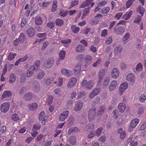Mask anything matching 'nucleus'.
I'll use <instances>...</instances> for the list:
<instances>
[{
    "label": "nucleus",
    "instance_id": "6e6552de",
    "mask_svg": "<svg viewBox=\"0 0 146 146\" xmlns=\"http://www.w3.org/2000/svg\"><path fill=\"white\" fill-rule=\"evenodd\" d=\"M10 103L9 102H5L1 105V110L3 112L5 113L8 111Z\"/></svg>",
    "mask_w": 146,
    "mask_h": 146
},
{
    "label": "nucleus",
    "instance_id": "a211bd4d",
    "mask_svg": "<svg viewBox=\"0 0 146 146\" xmlns=\"http://www.w3.org/2000/svg\"><path fill=\"white\" fill-rule=\"evenodd\" d=\"M83 103L82 101L78 102L76 103L75 106L74 108V110L76 111H78L80 110L82 106Z\"/></svg>",
    "mask_w": 146,
    "mask_h": 146
},
{
    "label": "nucleus",
    "instance_id": "3c124183",
    "mask_svg": "<svg viewBox=\"0 0 146 146\" xmlns=\"http://www.w3.org/2000/svg\"><path fill=\"white\" fill-rule=\"evenodd\" d=\"M142 64L141 63H139L137 65L136 70L138 72H139L141 70L142 68Z\"/></svg>",
    "mask_w": 146,
    "mask_h": 146
},
{
    "label": "nucleus",
    "instance_id": "6e6d98bb",
    "mask_svg": "<svg viewBox=\"0 0 146 146\" xmlns=\"http://www.w3.org/2000/svg\"><path fill=\"white\" fill-rule=\"evenodd\" d=\"M84 56L82 54H79L77 55L76 56V59L77 60L79 61L83 60Z\"/></svg>",
    "mask_w": 146,
    "mask_h": 146
},
{
    "label": "nucleus",
    "instance_id": "0eeeda50",
    "mask_svg": "<svg viewBox=\"0 0 146 146\" xmlns=\"http://www.w3.org/2000/svg\"><path fill=\"white\" fill-rule=\"evenodd\" d=\"M126 79L130 82V84L131 85H133L135 82V76L134 74L132 73H129L127 75Z\"/></svg>",
    "mask_w": 146,
    "mask_h": 146
},
{
    "label": "nucleus",
    "instance_id": "473e14b6",
    "mask_svg": "<svg viewBox=\"0 0 146 146\" xmlns=\"http://www.w3.org/2000/svg\"><path fill=\"white\" fill-rule=\"evenodd\" d=\"M45 75L44 72L41 71L39 72L36 76V78L37 79L40 80L42 79Z\"/></svg>",
    "mask_w": 146,
    "mask_h": 146
},
{
    "label": "nucleus",
    "instance_id": "de8ad7c7",
    "mask_svg": "<svg viewBox=\"0 0 146 146\" xmlns=\"http://www.w3.org/2000/svg\"><path fill=\"white\" fill-rule=\"evenodd\" d=\"M103 129L102 127H100L96 131L95 135L97 137H98L101 135Z\"/></svg>",
    "mask_w": 146,
    "mask_h": 146
},
{
    "label": "nucleus",
    "instance_id": "a18cd8bd",
    "mask_svg": "<svg viewBox=\"0 0 146 146\" xmlns=\"http://www.w3.org/2000/svg\"><path fill=\"white\" fill-rule=\"evenodd\" d=\"M69 142L72 145H74L76 143V139L74 136L70 137L69 139Z\"/></svg>",
    "mask_w": 146,
    "mask_h": 146
},
{
    "label": "nucleus",
    "instance_id": "b1692460",
    "mask_svg": "<svg viewBox=\"0 0 146 146\" xmlns=\"http://www.w3.org/2000/svg\"><path fill=\"white\" fill-rule=\"evenodd\" d=\"M117 82L115 80L113 81L109 86V90L110 91H113L116 87Z\"/></svg>",
    "mask_w": 146,
    "mask_h": 146
},
{
    "label": "nucleus",
    "instance_id": "a878e982",
    "mask_svg": "<svg viewBox=\"0 0 146 146\" xmlns=\"http://www.w3.org/2000/svg\"><path fill=\"white\" fill-rule=\"evenodd\" d=\"M92 57L90 56H86L85 58V61L86 65H88L90 64L92 61Z\"/></svg>",
    "mask_w": 146,
    "mask_h": 146
},
{
    "label": "nucleus",
    "instance_id": "09e8293b",
    "mask_svg": "<svg viewBox=\"0 0 146 146\" xmlns=\"http://www.w3.org/2000/svg\"><path fill=\"white\" fill-rule=\"evenodd\" d=\"M16 55V54L14 53L10 52L8 57V60H13Z\"/></svg>",
    "mask_w": 146,
    "mask_h": 146
},
{
    "label": "nucleus",
    "instance_id": "f8f14e48",
    "mask_svg": "<svg viewBox=\"0 0 146 146\" xmlns=\"http://www.w3.org/2000/svg\"><path fill=\"white\" fill-rule=\"evenodd\" d=\"M112 77L114 78H117L119 75V71L116 68H113L111 72Z\"/></svg>",
    "mask_w": 146,
    "mask_h": 146
},
{
    "label": "nucleus",
    "instance_id": "49530a36",
    "mask_svg": "<svg viewBox=\"0 0 146 146\" xmlns=\"http://www.w3.org/2000/svg\"><path fill=\"white\" fill-rule=\"evenodd\" d=\"M109 79L108 77L105 78L103 84V87L104 88H106L108 86L109 82Z\"/></svg>",
    "mask_w": 146,
    "mask_h": 146
},
{
    "label": "nucleus",
    "instance_id": "69168bd1",
    "mask_svg": "<svg viewBox=\"0 0 146 146\" xmlns=\"http://www.w3.org/2000/svg\"><path fill=\"white\" fill-rule=\"evenodd\" d=\"M40 61L39 60H37L36 61L34 64V66L36 68H37V70H38V68L40 67Z\"/></svg>",
    "mask_w": 146,
    "mask_h": 146
},
{
    "label": "nucleus",
    "instance_id": "0e129e2a",
    "mask_svg": "<svg viewBox=\"0 0 146 146\" xmlns=\"http://www.w3.org/2000/svg\"><path fill=\"white\" fill-rule=\"evenodd\" d=\"M74 120L73 117H70L68 120V122L70 125L72 124L74 122Z\"/></svg>",
    "mask_w": 146,
    "mask_h": 146
},
{
    "label": "nucleus",
    "instance_id": "f704fd0d",
    "mask_svg": "<svg viewBox=\"0 0 146 146\" xmlns=\"http://www.w3.org/2000/svg\"><path fill=\"white\" fill-rule=\"evenodd\" d=\"M16 80L15 75L14 74H11L10 76L9 82L10 84L13 83Z\"/></svg>",
    "mask_w": 146,
    "mask_h": 146
},
{
    "label": "nucleus",
    "instance_id": "dca6fc26",
    "mask_svg": "<svg viewBox=\"0 0 146 146\" xmlns=\"http://www.w3.org/2000/svg\"><path fill=\"white\" fill-rule=\"evenodd\" d=\"M102 17V16L101 14H98L95 17L94 19L92 20L91 24L92 25L97 24L99 22L100 19Z\"/></svg>",
    "mask_w": 146,
    "mask_h": 146
},
{
    "label": "nucleus",
    "instance_id": "37998d69",
    "mask_svg": "<svg viewBox=\"0 0 146 146\" xmlns=\"http://www.w3.org/2000/svg\"><path fill=\"white\" fill-rule=\"evenodd\" d=\"M55 23L56 25L61 26L63 25L64 21L61 19H58L56 20Z\"/></svg>",
    "mask_w": 146,
    "mask_h": 146
},
{
    "label": "nucleus",
    "instance_id": "338daca9",
    "mask_svg": "<svg viewBox=\"0 0 146 146\" xmlns=\"http://www.w3.org/2000/svg\"><path fill=\"white\" fill-rule=\"evenodd\" d=\"M146 98L145 95L143 94H142L139 97V99L141 102H143L145 101L146 100Z\"/></svg>",
    "mask_w": 146,
    "mask_h": 146
},
{
    "label": "nucleus",
    "instance_id": "72a5a7b5",
    "mask_svg": "<svg viewBox=\"0 0 146 146\" xmlns=\"http://www.w3.org/2000/svg\"><path fill=\"white\" fill-rule=\"evenodd\" d=\"M104 74V70H102L100 71L98 74V76L99 77V82H101L102 81Z\"/></svg>",
    "mask_w": 146,
    "mask_h": 146
},
{
    "label": "nucleus",
    "instance_id": "39448f33",
    "mask_svg": "<svg viewBox=\"0 0 146 146\" xmlns=\"http://www.w3.org/2000/svg\"><path fill=\"white\" fill-rule=\"evenodd\" d=\"M94 5V3L92 2L91 3V7H88L84 9L82 12V15L81 17L82 19H83L84 17L87 15H88L90 13V9L93 7V6Z\"/></svg>",
    "mask_w": 146,
    "mask_h": 146
},
{
    "label": "nucleus",
    "instance_id": "8fccbe9b",
    "mask_svg": "<svg viewBox=\"0 0 146 146\" xmlns=\"http://www.w3.org/2000/svg\"><path fill=\"white\" fill-rule=\"evenodd\" d=\"M67 11H64V9H61L60 10L59 14V15L61 16L65 17L67 14Z\"/></svg>",
    "mask_w": 146,
    "mask_h": 146
},
{
    "label": "nucleus",
    "instance_id": "c03bdc74",
    "mask_svg": "<svg viewBox=\"0 0 146 146\" xmlns=\"http://www.w3.org/2000/svg\"><path fill=\"white\" fill-rule=\"evenodd\" d=\"M53 98L52 96H48L47 98V103L48 105H50L52 103Z\"/></svg>",
    "mask_w": 146,
    "mask_h": 146
},
{
    "label": "nucleus",
    "instance_id": "5fc2aeb1",
    "mask_svg": "<svg viewBox=\"0 0 146 146\" xmlns=\"http://www.w3.org/2000/svg\"><path fill=\"white\" fill-rule=\"evenodd\" d=\"M133 3V0H129L126 4L127 8H128L132 5Z\"/></svg>",
    "mask_w": 146,
    "mask_h": 146
},
{
    "label": "nucleus",
    "instance_id": "393cba45",
    "mask_svg": "<svg viewBox=\"0 0 146 146\" xmlns=\"http://www.w3.org/2000/svg\"><path fill=\"white\" fill-rule=\"evenodd\" d=\"M133 12L130 11L129 12H127L125 14L122 16V19H125V20H128L132 15Z\"/></svg>",
    "mask_w": 146,
    "mask_h": 146
},
{
    "label": "nucleus",
    "instance_id": "79ce46f5",
    "mask_svg": "<svg viewBox=\"0 0 146 146\" xmlns=\"http://www.w3.org/2000/svg\"><path fill=\"white\" fill-rule=\"evenodd\" d=\"M110 9V7H104L101 10V13L104 14H106L109 12Z\"/></svg>",
    "mask_w": 146,
    "mask_h": 146
},
{
    "label": "nucleus",
    "instance_id": "774afa93",
    "mask_svg": "<svg viewBox=\"0 0 146 146\" xmlns=\"http://www.w3.org/2000/svg\"><path fill=\"white\" fill-rule=\"evenodd\" d=\"M130 37V34L129 33H126L123 36V40L125 41L127 40Z\"/></svg>",
    "mask_w": 146,
    "mask_h": 146
},
{
    "label": "nucleus",
    "instance_id": "c756f323",
    "mask_svg": "<svg viewBox=\"0 0 146 146\" xmlns=\"http://www.w3.org/2000/svg\"><path fill=\"white\" fill-rule=\"evenodd\" d=\"M11 95V92L10 91H5L4 92L2 97L3 98H9Z\"/></svg>",
    "mask_w": 146,
    "mask_h": 146
},
{
    "label": "nucleus",
    "instance_id": "f3484780",
    "mask_svg": "<svg viewBox=\"0 0 146 146\" xmlns=\"http://www.w3.org/2000/svg\"><path fill=\"white\" fill-rule=\"evenodd\" d=\"M77 81V79L75 77H73L70 80L67 85L68 87L71 88L73 86Z\"/></svg>",
    "mask_w": 146,
    "mask_h": 146
},
{
    "label": "nucleus",
    "instance_id": "13d9d810",
    "mask_svg": "<svg viewBox=\"0 0 146 146\" xmlns=\"http://www.w3.org/2000/svg\"><path fill=\"white\" fill-rule=\"evenodd\" d=\"M40 127V125L38 123L35 124L33 126V129L34 130L38 131Z\"/></svg>",
    "mask_w": 146,
    "mask_h": 146
},
{
    "label": "nucleus",
    "instance_id": "1a4fd4ad",
    "mask_svg": "<svg viewBox=\"0 0 146 146\" xmlns=\"http://www.w3.org/2000/svg\"><path fill=\"white\" fill-rule=\"evenodd\" d=\"M62 74L66 76L69 77L72 74V71L70 70H67L66 68H63L61 70Z\"/></svg>",
    "mask_w": 146,
    "mask_h": 146
},
{
    "label": "nucleus",
    "instance_id": "603ef678",
    "mask_svg": "<svg viewBox=\"0 0 146 146\" xmlns=\"http://www.w3.org/2000/svg\"><path fill=\"white\" fill-rule=\"evenodd\" d=\"M37 106V104L36 103H33L29 106L30 109L31 111H33L36 108Z\"/></svg>",
    "mask_w": 146,
    "mask_h": 146
},
{
    "label": "nucleus",
    "instance_id": "4d7b16f0",
    "mask_svg": "<svg viewBox=\"0 0 146 146\" xmlns=\"http://www.w3.org/2000/svg\"><path fill=\"white\" fill-rule=\"evenodd\" d=\"M50 3L51 2H44L42 3V7L43 8H46L47 7Z\"/></svg>",
    "mask_w": 146,
    "mask_h": 146
},
{
    "label": "nucleus",
    "instance_id": "6ab92c4d",
    "mask_svg": "<svg viewBox=\"0 0 146 146\" xmlns=\"http://www.w3.org/2000/svg\"><path fill=\"white\" fill-rule=\"evenodd\" d=\"M35 33V31L32 27H30L27 31V35L29 37L33 36L34 35Z\"/></svg>",
    "mask_w": 146,
    "mask_h": 146
},
{
    "label": "nucleus",
    "instance_id": "2f4dec72",
    "mask_svg": "<svg viewBox=\"0 0 146 146\" xmlns=\"http://www.w3.org/2000/svg\"><path fill=\"white\" fill-rule=\"evenodd\" d=\"M40 90V84L39 83H37L35 84L33 88V91L34 92L38 93Z\"/></svg>",
    "mask_w": 146,
    "mask_h": 146
},
{
    "label": "nucleus",
    "instance_id": "ddd939ff",
    "mask_svg": "<svg viewBox=\"0 0 146 146\" xmlns=\"http://www.w3.org/2000/svg\"><path fill=\"white\" fill-rule=\"evenodd\" d=\"M100 92L99 88H96L94 89L90 93L89 97L91 98H93L95 96L98 94Z\"/></svg>",
    "mask_w": 146,
    "mask_h": 146
},
{
    "label": "nucleus",
    "instance_id": "aec40b11",
    "mask_svg": "<svg viewBox=\"0 0 146 146\" xmlns=\"http://www.w3.org/2000/svg\"><path fill=\"white\" fill-rule=\"evenodd\" d=\"M128 87V84L127 83L124 82L122 83L120 86L119 91L122 92H123Z\"/></svg>",
    "mask_w": 146,
    "mask_h": 146
},
{
    "label": "nucleus",
    "instance_id": "4be33fe9",
    "mask_svg": "<svg viewBox=\"0 0 146 146\" xmlns=\"http://www.w3.org/2000/svg\"><path fill=\"white\" fill-rule=\"evenodd\" d=\"M139 120L137 118L132 120L130 123V126L132 128L135 127L139 123Z\"/></svg>",
    "mask_w": 146,
    "mask_h": 146
},
{
    "label": "nucleus",
    "instance_id": "9d476101",
    "mask_svg": "<svg viewBox=\"0 0 146 146\" xmlns=\"http://www.w3.org/2000/svg\"><path fill=\"white\" fill-rule=\"evenodd\" d=\"M69 113L68 111H66L61 113L59 116V120L62 121L65 120L68 116Z\"/></svg>",
    "mask_w": 146,
    "mask_h": 146
},
{
    "label": "nucleus",
    "instance_id": "423d86ee",
    "mask_svg": "<svg viewBox=\"0 0 146 146\" xmlns=\"http://www.w3.org/2000/svg\"><path fill=\"white\" fill-rule=\"evenodd\" d=\"M34 71H37V68H36L34 66H31L27 72V77H31L34 74Z\"/></svg>",
    "mask_w": 146,
    "mask_h": 146
},
{
    "label": "nucleus",
    "instance_id": "bb28decb",
    "mask_svg": "<svg viewBox=\"0 0 146 146\" xmlns=\"http://www.w3.org/2000/svg\"><path fill=\"white\" fill-rule=\"evenodd\" d=\"M126 107L125 104L123 103H120L118 106V109L120 112H123L125 110Z\"/></svg>",
    "mask_w": 146,
    "mask_h": 146
},
{
    "label": "nucleus",
    "instance_id": "4c0bfd02",
    "mask_svg": "<svg viewBox=\"0 0 146 146\" xmlns=\"http://www.w3.org/2000/svg\"><path fill=\"white\" fill-rule=\"evenodd\" d=\"M145 11L144 8L142 7L139 6L137 9V11L142 16H143Z\"/></svg>",
    "mask_w": 146,
    "mask_h": 146
},
{
    "label": "nucleus",
    "instance_id": "a19ab883",
    "mask_svg": "<svg viewBox=\"0 0 146 146\" xmlns=\"http://www.w3.org/2000/svg\"><path fill=\"white\" fill-rule=\"evenodd\" d=\"M66 52L64 50H62L60 51L59 53L60 59L62 60L64 59L65 57Z\"/></svg>",
    "mask_w": 146,
    "mask_h": 146
},
{
    "label": "nucleus",
    "instance_id": "c85d7f7f",
    "mask_svg": "<svg viewBox=\"0 0 146 146\" xmlns=\"http://www.w3.org/2000/svg\"><path fill=\"white\" fill-rule=\"evenodd\" d=\"M71 29L72 32L74 33H77L80 30V28L75 25H73L71 26Z\"/></svg>",
    "mask_w": 146,
    "mask_h": 146
},
{
    "label": "nucleus",
    "instance_id": "412c9836",
    "mask_svg": "<svg viewBox=\"0 0 146 146\" xmlns=\"http://www.w3.org/2000/svg\"><path fill=\"white\" fill-rule=\"evenodd\" d=\"M122 48L121 46H116L114 48V52L115 55H117L120 53H121L122 50Z\"/></svg>",
    "mask_w": 146,
    "mask_h": 146
},
{
    "label": "nucleus",
    "instance_id": "052dcab7",
    "mask_svg": "<svg viewBox=\"0 0 146 146\" xmlns=\"http://www.w3.org/2000/svg\"><path fill=\"white\" fill-rule=\"evenodd\" d=\"M27 88L26 86L22 87L19 91V94L20 95H23L25 92L26 91Z\"/></svg>",
    "mask_w": 146,
    "mask_h": 146
},
{
    "label": "nucleus",
    "instance_id": "20e7f679",
    "mask_svg": "<svg viewBox=\"0 0 146 146\" xmlns=\"http://www.w3.org/2000/svg\"><path fill=\"white\" fill-rule=\"evenodd\" d=\"M96 114V110L95 108L90 109L88 114V119L90 121H93L94 119Z\"/></svg>",
    "mask_w": 146,
    "mask_h": 146
},
{
    "label": "nucleus",
    "instance_id": "f03ea898",
    "mask_svg": "<svg viewBox=\"0 0 146 146\" xmlns=\"http://www.w3.org/2000/svg\"><path fill=\"white\" fill-rule=\"evenodd\" d=\"M114 33L117 35H122L125 31V29L123 26H115L114 28Z\"/></svg>",
    "mask_w": 146,
    "mask_h": 146
},
{
    "label": "nucleus",
    "instance_id": "9b49d317",
    "mask_svg": "<svg viewBox=\"0 0 146 146\" xmlns=\"http://www.w3.org/2000/svg\"><path fill=\"white\" fill-rule=\"evenodd\" d=\"M93 0H86L81 3L80 8H84L88 7L90 4Z\"/></svg>",
    "mask_w": 146,
    "mask_h": 146
},
{
    "label": "nucleus",
    "instance_id": "ea45409f",
    "mask_svg": "<svg viewBox=\"0 0 146 146\" xmlns=\"http://www.w3.org/2000/svg\"><path fill=\"white\" fill-rule=\"evenodd\" d=\"M105 109L104 107L102 106H101L97 113V115L100 116L102 115L104 112Z\"/></svg>",
    "mask_w": 146,
    "mask_h": 146
},
{
    "label": "nucleus",
    "instance_id": "7ed1b4c3",
    "mask_svg": "<svg viewBox=\"0 0 146 146\" xmlns=\"http://www.w3.org/2000/svg\"><path fill=\"white\" fill-rule=\"evenodd\" d=\"M82 85L86 88L90 90L92 88L94 83L93 81L92 80H90L87 82V80H84L82 82Z\"/></svg>",
    "mask_w": 146,
    "mask_h": 146
},
{
    "label": "nucleus",
    "instance_id": "f257e3e1",
    "mask_svg": "<svg viewBox=\"0 0 146 146\" xmlns=\"http://www.w3.org/2000/svg\"><path fill=\"white\" fill-rule=\"evenodd\" d=\"M43 63L42 66V68H51L54 64V60L52 57H49L48 58L44 59Z\"/></svg>",
    "mask_w": 146,
    "mask_h": 146
},
{
    "label": "nucleus",
    "instance_id": "864d4df0",
    "mask_svg": "<svg viewBox=\"0 0 146 146\" xmlns=\"http://www.w3.org/2000/svg\"><path fill=\"white\" fill-rule=\"evenodd\" d=\"M108 32L106 29H104L103 30L101 34V36L102 37H105L107 35Z\"/></svg>",
    "mask_w": 146,
    "mask_h": 146
},
{
    "label": "nucleus",
    "instance_id": "680f3d73",
    "mask_svg": "<svg viewBox=\"0 0 146 146\" xmlns=\"http://www.w3.org/2000/svg\"><path fill=\"white\" fill-rule=\"evenodd\" d=\"M47 27L51 29H52L55 25L54 22H49L47 23Z\"/></svg>",
    "mask_w": 146,
    "mask_h": 146
},
{
    "label": "nucleus",
    "instance_id": "5701e85b",
    "mask_svg": "<svg viewBox=\"0 0 146 146\" xmlns=\"http://www.w3.org/2000/svg\"><path fill=\"white\" fill-rule=\"evenodd\" d=\"M80 131V129H78L77 127H74L69 129L68 130V134H71L72 133L79 132Z\"/></svg>",
    "mask_w": 146,
    "mask_h": 146
},
{
    "label": "nucleus",
    "instance_id": "e2e57ef3",
    "mask_svg": "<svg viewBox=\"0 0 146 146\" xmlns=\"http://www.w3.org/2000/svg\"><path fill=\"white\" fill-rule=\"evenodd\" d=\"M53 79H50L49 78H47L46 80V85H49L52 82Z\"/></svg>",
    "mask_w": 146,
    "mask_h": 146
},
{
    "label": "nucleus",
    "instance_id": "4468645a",
    "mask_svg": "<svg viewBox=\"0 0 146 146\" xmlns=\"http://www.w3.org/2000/svg\"><path fill=\"white\" fill-rule=\"evenodd\" d=\"M33 97V95L32 93L31 92H29L25 94L23 98L25 100L29 101L32 99Z\"/></svg>",
    "mask_w": 146,
    "mask_h": 146
},
{
    "label": "nucleus",
    "instance_id": "e433bc0d",
    "mask_svg": "<svg viewBox=\"0 0 146 146\" xmlns=\"http://www.w3.org/2000/svg\"><path fill=\"white\" fill-rule=\"evenodd\" d=\"M95 126L94 123H90L87 124L86 126V129L91 131L94 129Z\"/></svg>",
    "mask_w": 146,
    "mask_h": 146
},
{
    "label": "nucleus",
    "instance_id": "bf43d9fd",
    "mask_svg": "<svg viewBox=\"0 0 146 146\" xmlns=\"http://www.w3.org/2000/svg\"><path fill=\"white\" fill-rule=\"evenodd\" d=\"M12 119L14 121H16L19 119V118L17 114H14L12 116Z\"/></svg>",
    "mask_w": 146,
    "mask_h": 146
},
{
    "label": "nucleus",
    "instance_id": "58836bf2",
    "mask_svg": "<svg viewBox=\"0 0 146 146\" xmlns=\"http://www.w3.org/2000/svg\"><path fill=\"white\" fill-rule=\"evenodd\" d=\"M25 74H22L21 76L19 81L20 83L21 84H23L25 83L26 78L25 77Z\"/></svg>",
    "mask_w": 146,
    "mask_h": 146
},
{
    "label": "nucleus",
    "instance_id": "cd10ccee",
    "mask_svg": "<svg viewBox=\"0 0 146 146\" xmlns=\"http://www.w3.org/2000/svg\"><path fill=\"white\" fill-rule=\"evenodd\" d=\"M18 39L19 40V42L21 43H23L25 41V36L23 33H21L20 35L19 38Z\"/></svg>",
    "mask_w": 146,
    "mask_h": 146
},
{
    "label": "nucleus",
    "instance_id": "2eb2a0df",
    "mask_svg": "<svg viewBox=\"0 0 146 146\" xmlns=\"http://www.w3.org/2000/svg\"><path fill=\"white\" fill-rule=\"evenodd\" d=\"M85 50V48L84 46L82 44H80L77 45L76 48V51L77 52L82 53Z\"/></svg>",
    "mask_w": 146,
    "mask_h": 146
},
{
    "label": "nucleus",
    "instance_id": "7c9ffc66",
    "mask_svg": "<svg viewBox=\"0 0 146 146\" xmlns=\"http://www.w3.org/2000/svg\"><path fill=\"white\" fill-rule=\"evenodd\" d=\"M35 23L37 25H41L42 22V20L41 17L40 16L36 17L35 19Z\"/></svg>",
    "mask_w": 146,
    "mask_h": 146
},
{
    "label": "nucleus",
    "instance_id": "c9c22d12",
    "mask_svg": "<svg viewBox=\"0 0 146 146\" xmlns=\"http://www.w3.org/2000/svg\"><path fill=\"white\" fill-rule=\"evenodd\" d=\"M81 64H78L74 68V72L75 74H79L81 71Z\"/></svg>",
    "mask_w": 146,
    "mask_h": 146
}]
</instances>
